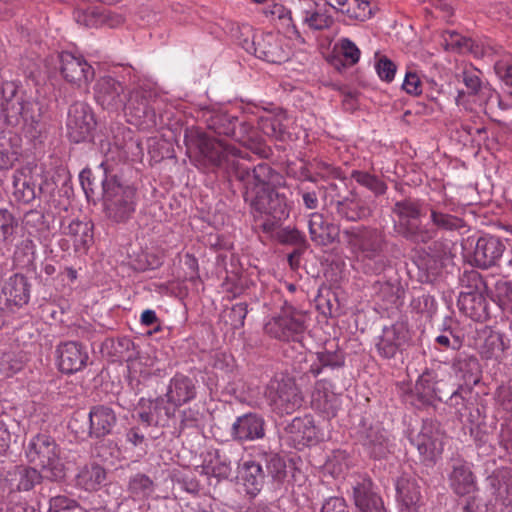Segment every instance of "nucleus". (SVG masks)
<instances>
[{
	"mask_svg": "<svg viewBox=\"0 0 512 512\" xmlns=\"http://www.w3.org/2000/svg\"><path fill=\"white\" fill-rule=\"evenodd\" d=\"M156 360L151 358L148 355H139L136 358L130 359L128 361V378L133 384L145 383L152 376L156 375L157 372L160 371L158 367H156Z\"/></svg>",
	"mask_w": 512,
	"mask_h": 512,
	"instance_id": "obj_31",
	"label": "nucleus"
},
{
	"mask_svg": "<svg viewBox=\"0 0 512 512\" xmlns=\"http://www.w3.org/2000/svg\"><path fill=\"white\" fill-rule=\"evenodd\" d=\"M435 377L431 372H424L415 384V392L423 404L430 403L436 397Z\"/></svg>",
	"mask_w": 512,
	"mask_h": 512,
	"instance_id": "obj_40",
	"label": "nucleus"
},
{
	"mask_svg": "<svg viewBox=\"0 0 512 512\" xmlns=\"http://www.w3.org/2000/svg\"><path fill=\"white\" fill-rule=\"evenodd\" d=\"M199 421V413L195 410L188 409L182 412L181 425L182 427H192L197 425Z\"/></svg>",
	"mask_w": 512,
	"mask_h": 512,
	"instance_id": "obj_59",
	"label": "nucleus"
},
{
	"mask_svg": "<svg viewBox=\"0 0 512 512\" xmlns=\"http://www.w3.org/2000/svg\"><path fill=\"white\" fill-rule=\"evenodd\" d=\"M409 338V330L405 323L397 322L385 327L376 342L377 352L383 358H393Z\"/></svg>",
	"mask_w": 512,
	"mask_h": 512,
	"instance_id": "obj_18",
	"label": "nucleus"
},
{
	"mask_svg": "<svg viewBox=\"0 0 512 512\" xmlns=\"http://www.w3.org/2000/svg\"><path fill=\"white\" fill-rule=\"evenodd\" d=\"M141 324L145 326L153 325L157 321L155 311L151 309L144 310L140 317Z\"/></svg>",
	"mask_w": 512,
	"mask_h": 512,
	"instance_id": "obj_63",
	"label": "nucleus"
},
{
	"mask_svg": "<svg viewBox=\"0 0 512 512\" xmlns=\"http://www.w3.org/2000/svg\"><path fill=\"white\" fill-rule=\"evenodd\" d=\"M270 169L266 165H258L253 170L255 186L246 192L250 200L255 220L262 221L264 230H270L276 223L289 216V205L286 197L274 191L264 179Z\"/></svg>",
	"mask_w": 512,
	"mask_h": 512,
	"instance_id": "obj_3",
	"label": "nucleus"
},
{
	"mask_svg": "<svg viewBox=\"0 0 512 512\" xmlns=\"http://www.w3.org/2000/svg\"><path fill=\"white\" fill-rule=\"evenodd\" d=\"M395 211L400 217V224L406 226L408 232L415 241L426 242L433 237V231L419 230L414 224V221L417 220L420 213L416 203L410 201L397 203Z\"/></svg>",
	"mask_w": 512,
	"mask_h": 512,
	"instance_id": "obj_23",
	"label": "nucleus"
},
{
	"mask_svg": "<svg viewBox=\"0 0 512 512\" xmlns=\"http://www.w3.org/2000/svg\"><path fill=\"white\" fill-rule=\"evenodd\" d=\"M195 385L193 381L183 375H175L168 385L167 402L177 408L195 397Z\"/></svg>",
	"mask_w": 512,
	"mask_h": 512,
	"instance_id": "obj_28",
	"label": "nucleus"
},
{
	"mask_svg": "<svg viewBox=\"0 0 512 512\" xmlns=\"http://www.w3.org/2000/svg\"><path fill=\"white\" fill-rule=\"evenodd\" d=\"M463 82L467 88L468 95L477 96L480 100L490 97L491 89L484 84L478 75L472 72H463Z\"/></svg>",
	"mask_w": 512,
	"mask_h": 512,
	"instance_id": "obj_43",
	"label": "nucleus"
},
{
	"mask_svg": "<svg viewBox=\"0 0 512 512\" xmlns=\"http://www.w3.org/2000/svg\"><path fill=\"white\" fill-rule=\"evenodd\" d=\"M18 473L20 477L18 490L28 491L40 482L41 474L35 468H21Z\"/></svg>",
	"mask_w": 512,
	"mask_h": 512,
	"instance_id": "obj_50",
	"label": "nucleus"
},
{
	"mask_svg": "<svg viewBox=\"0 0 512 512\" xmlns=\"http://www.w3.org/2000/svg\"><path fill=\"white\" fill-rule=\"evenodd\" d=\"M379 235L376 231L367 229H353L350 232L349 245L356 254L357 269L365 273L375 271L372 265L379 249Z\"/></svg>",
	"mask_w": 512,
	"mask_h": 512,
	"instance_id": "obj_8",
	"label": "nucleus"
},
{
	"mask_svg": "<svg viewBox=\"0 0 512 512\" xmlns=\"http://www.w3.org/2000/svg\"><path fill=\"white\" fill-rule=\"evenodd\" d=\"M311 403L315 409L328 416H334L341 404L340 396L334 392L332 384L328 381L317 382L312 392Z\"/></svg>",
	"mask_w": 512,
	"mask_h": 512,
	"instance_id": "obj_25",
	"label": "nucleus"
},
{
	"mask_svg": "<svg viewBox=\"0 0 512 512\" xmlns=\"http://www.w3.org/2000/svg\"><path fill=\"white\" fill-rule=\"evenodd\" d=\"M24 366V358L21 355L14 353H5L0 360V372L6 376L11 377L19 372Z\"/></svg>",
	"mask_w": 512,
	"mask_h": 512,
	"instance_id": "obj_46",
	"label": "nucleus"
},
{
	"mask_svg": "<svg viewBox=\"0 0 512 512\" xmlns=\"http://www.w3.org/2000/svg\"><path fill=\"white\" fill-rule=\"evenodd\" d=\"M396 69L395 63L386 56H382L376 63L379 77L386 82H391L394 79Z\"/></svg>",
	"mask_w": 512,
	"mask_h": 512,
	"instance_id": "obj_51",
	"label": "nucleus"
},
{
	"mask_svg": "<svg viewBox=\"0 0 512 512\" xmlns=\"http://www.w3.org/2000/svg\"><path fill=\"white\" fill-rule=\"evenodd\" d=\"M436 342L443 348L458 349L461 346L460 340L455 336L451 339L447 335H439L436 337Z\"/></svg>",
	"mask_w": 512,
	"mask_h": 512,
	"instance_id": "obj_60",
	"label": "nucleus"
},
{
	"mask_svg": "<svg viewBox=\"0 0 512 512\" xmlns=\"http://www.w3.org/2000/svg\"><path fill=\"white\" fill-rule=\"evenodd\" d=\"M399 512H421L420 487L415 479L401 477L396 484Z\"/></svg>",
	"mask_w": 512,
	"mask_h": 512,
	"instance_id": "obj_20",
	"label": "nucleus"
},
{
	"mask_svg": "<svg viewBox=\"0 0 512 512\" xmlns=\"http://www.w3.org/2000/svg\"><path fill=\"white\" fill-rule=\"evenodd\" d=\"M232 436L240 441H252L264 436V421L256 414H245L236 419Z\"/></svg>",
	"mask_w": 512,
	"mask_h": 512,
	"instance_id": "obj_26",
	"label": "nucleus"
},
{
	"mask_svg": "<svg viewBox=\"0 0 512 512\" xmlns=\"http://www.w3.org/2000/svg\"><path fill=\"white\" fill-rule=\"evenodd\" d=\"M129 489L135 496L144 498L153 492V482L146 475L138 474L130 480Z\"/></svg>",
	"mask_w": 512,
	"mask_h": 512,
	"instance_id": "obj_47",
	"label": "nucleus"
},
{
	"mask_svg": "<svg viewBox=\"0 0 512 512\" xmlns=\"http://www.w3.org/2000/svg\"><path fill=\"white\" fill-rule=\"evenodd\" d=\"M92 225L89 222L72 220L63 227V234L68 236L73 243L75 251L84 253L93 242Z\"/></svg>",
	"mask_w": 512,
	"mask_h": 512,
	"instance_id": "obj_30",
	"label": "nucleus"
},
{
	"mask_svg": "<svg viewBox=\"0 0 512 512\" xmlns=\"http://www.w3.org/2000/svg\"><path fill=\"white\" fill-rule=\"evenodd\" d=\"M462 247L465 259L471 265L483 269L495 265L505 250L504 244L490 235L479 238L468 237Z\"/></svg>",
	"mask_w": 512,
	"mask_h": 512,
	"instance_id": "obj_6",
	"label": "nucleus"
},
{
	"mask_svg": "<svg viewBox=\"0 0 512 512\" xmlns=\"http://www.w3.org/2000/svg\"><path fill=\"white\" fill-rule=\"evenodd\" d=\"M268 397L279 413L290 414L302 404V396L290 380L272 382L269 386Z\"/></svg>",
	"mask_w": 512,
	"mask_h": 512,
	"instance_id": "obj_15",
	"label": "nucleus"
},
{
	"mask_svg": "<svg viewBox=\"0 0 512 512\" xmlns=\"http://www.w3.org/2000/svg\"><path fill=\"white\" fill-rule=\"evenodd\" d=\"M21 143L15 130H0V169L8 170L19 160Z\"/></svg>",
	"mask_w": 512,
	"mask_h": 512,
	"instance_id": "obj_24",
	"label": "nucleus"
},
{
	"mask_svg": "<svg viewBox=\"0 0 512 512\" xmlns=\"http://www.w3.org/2000/svg\"><path fill=\"white\" fill-rule=\"evenodd\" d=\"M96 103L108 112L124 110L126 121L138 128H153L158 125L150 102L156 92L148 86H139L126 91L124 84L111 76L96 80L93 87Z\"/></svg>",
	"mask_w": 512,
	"mask_h": 512,
	"instance_id": "obj_1",
	"label": "nucleus"
},
{
	"mask_svg": "<svg viewBox=\"0 0 512 512\" xmlns=\"http://www.w3.org/2000/svg\"><path fill=\"white\" fill-rule=\"evenodd\" d=\"M431 221L436 227L445 230L458 229L462 226L460 218L435 210L431 211Z\"/></svg>",
	"mask_w": 512,
	"mask_h": 512,
	"instance_id": "obj_49",
	"label": "nucleus"
},
{
	"mask_svg": "<svg viewBox=\"0 0 512 512\" xmlns=\"http://www.w3.org/2000/svg\"><path fill=\"white\" fill-rule=\"evenodd\" d=\"M13 188V195L18 202L28 204L36 198L37 189L29 167L21 168L14 173Z\"/></svg>",
	"mask_w": 512,
	"mask_h": 512,
	"instance_id": "obj_33",
	"label": "nucleus"
},
{
	"mask_svg": "<svg viewBox=\"0 0 512 512\" xmlns=\"http://www.w3.org/2000/svg\"><path fill=\"white\" fill-rule=\"evenodd\" d=\"M402 87L409 94L418 95L421 93L420 79L417 74L412 72L406 73Z\"/></svg>",
	"mask_w": 512,
	"mask_h": 512,
	"instance_id": "obj_56",
	"label": "nucleus"
},
{
	"mask_svg": "<svg viewBox=\"0 0 512 512\" xmlns=\"http://www.w3.org/2000/svg\"><path fill=\"white\" fill-rule=\"evenodd\" d=\"M242 47L270 63L281 64L290 58V50L284 48L282 39L273 33L255 36L251 41L245 39Z\"/></svg>",
	"mask_w": 512,
	"mask_h": 512,
	"instance_id": "obj_9",
	"label": "nucleus"
},
{
	"mask_svg": "<svg viewBox=\"0 0 512 512\" xmlns=\"http://www.w3.org/2000/svg\"><path fill=\"white\" fill-rule=\"evenodd\" d=\"M140 419L148 425H166L175 415V408L169 403L166 405L163 398L154 400L141 399L139 402Z\"/></svg>",
	"mask_w": 512,
	"mask_h": 512,
	"instance_id": "obj_19",
	"label": "nucleus"
},
{
	"mask_svg": "<svg viewBox=\"0 0 512 512\" xmlns=\"http://www.w3.org/2000/svg\"><path fill=\"white\" fill-rule=\"evenodd\" d=\"M356 179L358 182L369 186L376 193L380 194L385 191L384 184L369 174L358 173Z\"/></svg>",
	"mask_w": 512,
	"mask_h": 512,
	"instance_id": "obj_57",
	"label": "nucleus"
},
{
	"mask_svg": "<svg viewBox=\"0 0 512 512\" xmlns=\"http://www.w3.org/2000/svg\"><path fill=\"white\" fill-rule=\"evenodd\" d=\"M340 48L345 61L348 62L350 65H354L359 61L360 50L355 45V43H353L350 39H341Z\"/></svg>",
	"mask_w": 512,
	"mask_h": 512,
	"instance_id": "obj_52",
	"label": "nucleus"
},
{
	"mask_svg": "<svg viewBox=\"0 0 512 512\" xmlns=\"http://www.w3.org/2000/svg\"><path fill=\"white\" fill-rule=\"evenodd\" d=\"M285 438L297 449L318 443L323 434L311 416L296 417L285 427Z\"/></svg>",
	"mask_w": 512,
	"mask_h": 512,
	"instance_id": "obj_11",
	"label": "nucleus"
},
{
	"mask_svg": "<svg viewBox=\"0 0 512 512\" xmlns=\"http://www.w3.org/2000/svg\"><path fill=\"white\" fill-rule=\"evenodd\" d=\"M441 38L442 46L448 51L455 53H468L473 50V40L462 36L456 31H444Z\"/></svg>",
	"mask_w": 512,
	"mask_h": 512,
	"instance_id": "obj_38",
	"label": "nucleus"
},
{
	"mask_svg": "<svg viewBox=\"0 0 512 512\" xmlns=\"http://www.w3.org/2000/svg\"><path fill=\"white\" fill-rule=\"evenodd\" d=\"M35 252V244L31 239H23L17 246L15 250V258L19 261L29 262L32 259V256Z\"/></svg>",
	"mask_w": 512,
	"mask_h": 512,
	"instance_id": "obj_53",
	"label": "nucleus"
},
{
	"mask_svg": "<svg viewBox=\"0 0 512 512\" xmlns=\"http://www.w3.org/2000/svg\"><path fill=\"white\" fill-rule=\"evenodd\" d=\"M106 477V471L102 466L96 463H90L79 469L75 477V483L77 487L85 491L95 492L103 486Z\"/></svg>",
	"mask_w": 512,
	"mask_h": 512,
	"instance_id": "obj_29",
	"label": "nucleus"
},
{
	"mask_svg": "<svg viewBox=\"0 0 512 512\" xmlns=\"http://www.w3.org/2000/svg\"><path fill=\"white\" fill-rule=\"evenodd\" d=\"M431 5L444 12L445 16L452 15V6L450 0H429Z\"/></svg>",
	"mask_w": 512,
	"mask_h": 512,
	"instance_id": "obj_62",
	"label": "nucleus"
},
{
	"mask_svg": "<svg viewBox=\"0 0 512 512\" xmlns=\"http://www.w3.org/2000/svg\"><path fill=\"white\" fill-rule=\"evenodd\" d=\"M231 463L228 458L218 451H209L200 466V473L217 480L226 479L231 474Z\"/></svg>",
	"mask_w": 512,
	"mask_h": 512,
	"instance_id": "obj_34",
	"label": "nucleus"
},
{
	"mask_svg": "<svg viewBox=\"0 0 512 512\" xmlns=\"http://www.w3.org/2000/svg\"><path fill=\"white\" fill-rule=\"evenodd\" d=\"M509 346V340L499 332H490L482 346L481 353L486 359L501 361Z\"/></svg>",
	"mask_w": 512,
	"mask_h": 512,
	"instance_id": "obj_36",
	"label": "nucleus"
},
{
	"mask_svg": "<svg viewBox=\"0 0 512 512\" xmlns=\"http://www.w3.org/2000/svg\"><path fill=\"white\" fill-rule=\"evenodd\" d=\"M471 278L476 281L474 288H467L460 292L458 306L460 310L475 321H481L487 317V301L482 291V282L475 272Z\"/></svg>",
	"mask_w": 512,
	"mask_h": 512,
	"instance_id": "obj_13",
	"label": "nucleus"
},
{
	"mask_svg": "<svg viewBox=\"0 0 512 512\" xmlns=\"http://www.w3.org/2000/svg\"><path fill=\"white\" fill-rule=\"evenodd\" d=\"M450 488L459 496H466L477 491V481L469 464L457 462L448 475Z\"/></svg>",
	"mask_w": 512,
	"mask_h": 512,
	"instance_id": "obj_22",
	"label": "nucleus"
},
{
	"mask_svg": "<svg viewBox=\"0 0 512 512\" xmlns=\"http://www.w3.org/2000/svg\"><path fill=\"white\" fill-rule=\"evenodd\" d=\"M350 460L344 450H335L328 456L324 468L334 477L342 475L349 467Z\"/></svg>",
	"mask_w": 512,
	"mask_h": 512,
	"instance_id": "obj_42",
	"label": "nucleus"
},
{
	"mask_svg": "<svg viewBox=\"0 0 512 512\" xmlns=\"http://www.w3.org/2000/svg\"><path fill=\"white\" fill-rule=\"evenodd\" d=\"M59 59L60 72L67 82L80 87L94 77V69L82 56L62 52Z\"/></svg>",
	"mask_w": 512,
	"mask_h": 512,
	"instance_id": "obj_17",
	"label": "nucleus"
},
{
	"mask_svg": "<svg viewBox=\"0 0 512 512\" xmlns=\"http://www.w3.org/2000/svg\"><path fill=\"white\" fill-rule=\"evenodd\" d=\"M341 13L357 21H365L371 15L370 3L363 0H348Z\"/></svg>",
	"mask_w": 512,
	"mask_h": 512,
	"instance_id": "obj_45",
	"label": "nucleus"
},
{
	"mask_svg": "<svg viewBox=\"0 0 512 512\" xmlns=\"http://www.w3.org/2000/svg\"><path fill=\"white\" fill-rule=\"evenodd\" d=\"M26 455L29 462L41 468L43 477L54 481L65 477V465L59 457L58 446L50 436L38 434L33 437L28 444Z\"/></svg>",
	"mask_w": 512,
	"mask_h": 512,
	"instance_id": "obj_4",
	"label": "nucleus"
},
{
	"mask_svg": "<svg viewBox=\"0 0 512 512\" xmlns=\"http://www.w3.org/2000/svg\"><path fill=\"white\" fill-rule=\"evenodd\" d=\"M103 203L107 215L117 222L127 220L136 208V190L115 178L103 181Z\"/></svg>",
	"mask_w": 512,
	"mask_h": 512,
	"instance_id": "obj_5",
	"label": "nucleus"
},
{
	"mask_svg": "<svg viewBox=\"0 0 512 512\" xmlns=\"http://www.w3.org/2000/svg\"><path fill=\"white\" fill-rule=\"evenodd\" d=\"M184 139L190 153H199L214 165H220L226 156V147L202 130H186Z\"/></svg>",
	"mask_w": 512,
	"mask_h": 512,
	"instance_id": "obj_10",
	"label": "nucleus"
},
{
	"mask_svg": "<svg viewBox=\"0 0 512 512\" xmlns=\"http://www.w3.org/2000/svg\"><path fill=\"white\" fill-rule=\"evenodd\" d=\"M98 124L93 109L84 102H75L68 109L67 128H94Z\"/></svg>",
	"mask_w": 512,
	"mask_h": 512,
	"instance_id": "obj_35",
	"label": "nucleus"
},
{
	"mask_svg": "<svg viewBox=\"0 0 512 512\" xmlns=\"http://www.w3.org/2000/svg\"><path fill=\"white\" fill-rule=\"evenodd\" d=\"M311 239L320 245H327L333 239L332 229L325 224L323 216L319 213H312L308 222Z\"/></svg>",
	"mask_w": 512,
	"mask_h": 512,
	"instance_id": "obj_37",
	"label": "nucleus"
},
{
	"mask_svg": "<svg viewBox=\"0 0 512 512\" xmlns=\"http://www.w3.org/2000/svg\"><path fill=\"white\" fill-rule=\"evenodd\" d=\"M268 469L273 478L278 481H280L285 475V464L279 458L271 459L268 465Z\"/></svg>",
	"mask_w": 512,
	"mask_h": 512,
	"instance_id": "obj_58",
	"label": "nucleus"
},
{
	"mask_svg": "<svg viewBox=\"0 0 512 512\" xmlns=\"http://www.w3.org/2000/svg\"><path fill=\"white\" fill-rule=\"evenodd\" d=\"M320 512H349L346 502L340 497H330L325 500Z\"/></svg>",
	"mask_w": 512,
	"mask_h": 512,
	"instance_id": "obj_54",
	"label": "nucleus"
},
{
	"mask_svg": "<svg viewBox=\"0 0 512 512\" xmlns=\"http://www.w3.org/2000/svg\"><path fill=\"white\" fill-rule=\"evenodd\" d=\"M342 362L334 353L322 351L315 354V361L311 365V372L316 376L323 367H337Z\"/></svg>",
	"mask_w": 512,
	"mask_h": 512,
	"instance_id": "obj_48",
	"label": "nucleus"
},
{
	"mask_svg": "<svg viewBox=\"0 0 512 512\" xmlns=\"http://www.w3.org/2000/svg\"><path fill=\"white\" fill-rule=\"evenodd\" d=\"M127 441L133 444L134 446H137L141 444L144 441V436L139 433L136 429H130L127 432Z\"/></svg>",
	"mask_w": 512,
	"mask_h": 512,
	"instance_id": "obj_64",
	"label": "nucleus"
},
{
	"mask_svg": "<svg viewBox=\"0 0 512 512\" xmlns=\"http://www.w3.org/2000/svg\"><path fill=\"white\" fill-rule=\"evenodd\" d=\"M413 443L424 460L435 461L443 451V434L433 421H425Z\"/></svg>",
	"mask_w": 512,
	"mask_h": 512,
	"instance_id": "obj_14",
	"label": "nucleus"
},
{
	"mask_svg": "<svg viewBox=\"0 0 512 512\" xmlns=\"http://www.w3.org/2000/svg\"><path fill=\"white\" fill-rule=\"evenodd\" d=\"M303 23L312 30L320 31L329 29L333 25L334 19L327 12L306 10L303 15Z\"/></svg>",
	"mask_w": 512,
	"mask_h": 512,
	"instance_id": "obj_44",
	"label": "nucleus"
},
{
	"mask_svg": "<svg viewBox=\"0 0 512 512\" xmlns=\"http://www.w3.org/2000/svg\"><path fill=\"white\" fill-rule=\"evenodd\" d=\"M353 499L361 512H381L384 508L382 498L369 479L364 478L353 487Z\"/></svg>",
	"mask_w": 512,
	"mask_h": 512,
	"instance_id": "obj_21",
	"label": "nucleus"
},
{
	"mask_svg": "<svg viewBox=\"0 0 512 512\" xmlns=\"http://www.w3.org/2000/svg\"><path fill=\"white\" fill-rule=\"evenodd\" d=\"M18 228V220L6 208H0V243L10 245Z\"/></svg>",
	"mask_w": 512,
	"mask_h": 512,
	"instance_id": "obj_39",
	"label": "nucleus"
},
{
	"mask_svg": "<svg viewBox=\"0 0 512 512\" xmlns=\"http://www.w3.org/2000/svg\"><path fill=\"white\" fill-rule=\"evenodd\" d=\"M55 358L56 365L62 373L73 374L87 365L89 354L81 343L65 341L57 345Z\"/></svg>",
	"mask_w": 512,
	"mask_h": 512,
	"instance_id": "obj_12",
	"label": "nucleus"
},
{
	"mask_svg": "<svg viewBox=\"0 0 512 512\" xmlns=\"http://www.w3.org/2000/svg\"><path fill=\"white\" fill-rule=\"evenodd\" d=\"M90 436L100 438L112 432L117 418L114 411L107 406L98 405L89 412Z\"/></svg>",
	"mask_w": 512,
	"mask_h": 512,
	"instance_id": "obj_27",
	"label": "nucleus"
},
{
	"mask_svg": "<svg viewBox=\"0 0 512 512\" xmlns=\"http://www.w3.org/2000/svg\"><path fill=\"white\" fill-rule=\"evenodd\" d=\"M263 471L259 463L254 461L244 462L239 468L238 481L243 486L246 494L256 496L263 485Z\"/></svg>",
	"mask_w": 512,
	"mask_h": 512,
	"instance_id": "obj_32",
	"label": "nucleus"
},
{
	"mask_svg": "<svg viewBox=\"0 0 512 512\" xmlns=\"http://www.w3.org/2000/svg\"><path fill=\"white\" fill-rule=\"evenodd\" d=\"M30 288L27 279L16 274L8 279L0 292V308L13 312L28 303Z\"/></svg>",
	"mask_w": 512,
	"mask_h": 512,
	"instance_id": "obj_16",
	"label": "nucleus"
},
{
	"mask_svg": "<svg viewBox=\"0 0 512 512\" xmlns=\"http://www.w3.org/2000/svg\"><path fill=\"white\" fill-rule=\"evenodd\" d=\"M364 445L375 458H381L388 452V439L386 433L380 430H372L366 437Z\"/></svg>",
	"mask_w": 512,
	"mask_h": 512,
	"instance_id": "obj_41",
	"label": "nucleus"
},
{
	"mask_svg": "<svg viewBox=\"0 0 512 512\" xmlns=\"http://www.w3.org/2000/svg\"><path fill=\"white\" fill-rule=\"evenodd\" d=\"M305 315L293 306L285 304L279 313L264 325L265 332L276 339L295 340L304 330Z\"/></svg>",
	"mask_w": 512,
	"mask_h": 512,
	"instance_id": "obj_7",
	"label": "nucleus"
},
{
	"mask_svg": "<svg viewBox=\"0 0 512 512\" xmlns=\"http://www.w3.org/2000/svg\"><path fill=\"white\" fill-rule=\"evenodd\" d=\"M45 113V105L38 99H28L15 82L4 81L0 86V128H34L41 123Z\"/></svg>",
	"mask_w": 512,
	"mask_h": 512,
	"instance_id": "obj_2",
	"label": "nucleus"
},
{
	"mask_svg": "<svg viewBox=\"0 0 512 512\" xmlns=\"http://www.w3.org/2000/svg\"><path fill=\"white\" fill-rule=\"evenodd\" d=\"M496 401L504 410H512V387L500 386L496 392Z\"/></svg>",
	"mask_w": 512,
	"mask_h": 512,
	"instance_id": "obj_55",
	"label": "nucleus"
},
{
	"mask_svg": "<svg viewBox=\"0 0 512 512\" xmlns=\"http://www.w3.org/2000/svg\"><path fill=\"white\" fill-rule=\"evenodd\" d=\"M265 13L270 14L273 17H277L278 19H284L290 14V11L281 4H273L270 9L265 11Z\"/></svg>",
	"mask_w": 512,
	"mask_h": 512,
	"instance_id": "obj_61",
	"label": "nucleus"
}]
</instances>
